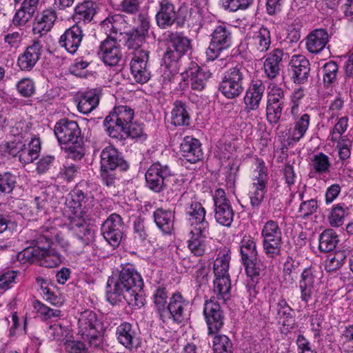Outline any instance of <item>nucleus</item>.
<instances>
[{"mask_svg":"<svg viewBox=\"0 0 353 353\" xmlns=\"http://www.w3.org/2000/svg\"><path fill=\"white\" fill-rule=\"evenodd\" d=\"M157 226L164 234H170L174 226V214L172 210L157 209L153 213Z\"/></svg>","mask_w":353,"mask_h":353,"instance_id":"nucleus-41","label":"nucleus"},{"mask_svg":"<svg viewBox=\"0 0 353 353\" xmlns=\"http://www.w3.org/2000/svg\"><path fill=\"white\" fill-rule=\"evenodd\" d=\"M149 28V21L146 18L141 19V26L140 30L136 29L128 40V44L130 48L141 47L145 40V34Z\"/></svg>","mask_w":353,"mask_h":353,"instance_id":"nucleus-51","label":"nucleus"},{"mask_svg":"<svg viewBox=\"0 0 353 353\" xmlns=\"http://www.w3.org/2000/svg\"><path fill=\"white\" fill-rule=\"evenodd\" d=\"M100 165L101 173L103 179L109 171H112L118 167L125 170L128 167L118 150L113 146H108L103 149L101 152Z\"/></svg>","mask_w":353,"mask_h":353,"instance_id":"nucleus-19","label":"nucleus"},{"mask_svg":"<svg viewBox=\"0 0 353 353\" xmlns=\"http://www.w3.org/2000/svg\"><path fill=\"white\" fill-rule=\"evenodd\" d=\"M329 41V34L324 29H315L305 39V47L312 54L321 52Z\"/></svg>","mask_w":353,"mask_h":353,"instance_id":"nucleus-32","label":"nucleus"},{"mask_svg":"<svg viewBox=\"0 0 353 353\" xmlns=\"http://www.w3.org/2000/svg\"><path fill=\"white\" fill-rule=\"evenodd\" d=\"M176 19L174 7L168 0L159 1V8L156 14L157 25L161 28L170 26Z\"/></svg>","mask_w":353,"mask_h":353,"instance_id":"nucleus-35","label":"nucleus"},{"mask_svg":"<svg viewBox=\"0 0 353 353\" xmlns=\"http://www.w3.org/2000/svg\"><path fill=\"white\" fill-rule=\"evenodd\" d=\"M153 302L159 314L161 319L165 322L167 314L168 292L164 287H158L153 294Z\"/></svg>","mask_w":353,"mask_h":353,"instance_id":"nucleus-47","label":"nucleus"},{"mask_svg":"<svg viewBox=\"0 0 353 353\" xmlns=\"http://www.w3.org/2000/svg\"><path fill=\"white\" fill-rule=\"evenodd\" d=\"M292 313V309L287 301L283 299H279L277 303V317L282 321L283 326L292 327L293 325L294 319Z\"/></svg>","mask_w":353,"mask_h":353,"instance_id":"nucleus-50","label":"nucleus"},{"mask_svg":"<svg viewBox=\"0 0 353 353\" xmlns=\"http://www.w3.org/2000/svg\"><path fill=\"white\" fill-rule=\"evenodd\" d=\"M92 202V198L85 196L82 190L74 189L65 199V206L72 214L68 217H84L83 216L90 214L93 206Z\"/></svg>","mask_w":353,"mask_h":353,"instance_id":"nucleus-12","label":"nucleus"},{"mask_svg":"<svg viewBox=\"0 0 353 353\" xmlns=\"http://www.w3.org/2000/svg\"><path fill=\"white\" fill-rule=\"evenodd\" d=\"M256 243L251 236H244L241 242L240 252L243 265L248 274H254V270H250L249 266L256 259L257 251Z\"/></svg>","mask_w":353,"mask_h":353,"instance_id":"nucleus-31","label":"nucleus"},{"mask_svg":"<svg viewBox=\"0 0 353 353\" xmlns=\"http://www.w3.org/2000/svg\"><path fill=\"white\" fill-rule=\"evenodd\" d=\"M188 224L190 230H208L209 224L205 220V210L196 201H192L187 208Z\"/></svg>","mask_w":353,"mask_h":353,"instance_id":"nucleus-24","label":"nucleus"},{"mask_svg":"<svg viewBox=\"0 0 353 353\" xmlns=\"http://www.w3.org/2000/svg\"><path fill=\"white\" fill-rule=\"evenodd\" d=\"M211 73L208 70L201 68L197 63L192 62L188 68L181 73V79L193 90L201 91L205 87Z\"/></svg>","mask_w":353,"mask_h":353,"instance_id":"nucleus-17","label":"nucleus"},{"mask_svg":"<svg viewBox=\"0 0 353 353\" xmlns=\"http://www.w3.org/2000/svg\"><path fill=\"white\" fill-rule=\"evenodd\" d=\"M338 70V65L334 61L325 63L323 68V80L325 84L329 85L336 80Z\"/></svg>","mask_w":353,"mask_h":353,"instance_id":"nucleus-63","label":"nucleus"},{"mask_svg":"<svg viewBox=\"0 0 353 353\" xmlns=\"http://www.w3.org/2000/svg\"><path fill=\"white\" fill-rule=\"evenodd\" d=\"M243 70L241 65H236L225 73L220 83L219 90L226 98L234 99L243 92Z\"/></svg>","mask_w":353,"mask_h":353,"instance_id":"nucleus-10","label":"nucleus"},{"mask_svg":"<svg viewBox=\"0 0 353 353\" xmlns=\"http://www.w3.org/2000/svg\"><path fill=\"white\" fill-rule=\"evenodd\" d=\"M317 273L312 268H305L299 281L300 299L305 304L312 300L319 284Z\"/></svg>","mask_w":353,"mask_h":353,"instance_id":"nucleus-20","label":"nucleus"},{"mask_svg":"<svg viewBox=\"0 0 353 353\" xmlns=\"http://www.w3.org/2000/svg\"><path fill=\"white\" fill-rule=\"evenodd\" d=\"M94 13L93 3L92 1H85L76 6L74 19L78 23L81 21H83L85 23L89 22L92 20Z\"/></svg>","mask_w":353,"mask_h":353,"instance_id":"nucleus-49","label":"nucleus"},{"mask_svg":"<svg viewBox=\"0 0 353 353\" xmlns=\"http://www.w3.org/2000/svg\"><path fill=\"white\" fill-rule=\"evenodd\" d=\"M56 19L57 13L54 10H43L35 19L32 28L33 33L39 36L46 34L52 29Z\"/></svg>","mask_w":353,"mask_h":353,"instance_id":"nucleus-34","label":"nucleus"},{"mask_svg":"<svg viewBox=\"0 0 353 353\" xmlns=\"http://www.w3.org/2000/svg\"><path fill=\"white\" fill-rule=\"evenodd\" d=\"M268 176L263 161H259L253 174V182L250 188L249 197L253 207L259 206L264 199Z\"/></svg>","mask_w":353,"mask_h":353,"instance_id":"nucleus-11","label":"nucleus"},{"mask_svg":"<svg viewBox=\"0 0 353 353\" xmlns=\"http://www.w3.org/2000/svg\"><path fill=\"white\" fill-rule=\"evenodd\" d=\"M143 286L140 274L132 267H124L118 277H109L106 286V299L112 305L125 301L132 307L143 305L139 294Z\"/></svg>","mask_w":353,"mask_h":353,"instance_id":"nucleus-2","label":"nucleus"},{"mask_svg":"<svg viewBox=\"0 0 353 353\" xmlns=\"http://www.w3.org/2000/svg\"><path fill=\"white\" fill-rule=\"evenodd\" d=\"M163 65L162 67V81L163 84H167L170 82L172 79H174L176 74H178L179 71V62L170 60L166 61L165 60V57H163Z\"/></svg>","mask_w":353,"mask_h":353,"instance_id":"nucleus-56","label":"nucleus"},{"mask_svg":"<svg viewBox=\"0 0 353 353\" xmlns=\"http://www.w3.org/2000/svg\"><path fill=\"white\" fill-rule=\"evenodd\" d=\"M208 234V230H205V231L190 230L188 247L195 256H201L204 254L206 249L205 239Z\"/></svg>","mask_w":353,"mask_h":353,"instance_id":"nucleus-36","label":"nucleus"},{"mask_svg":"<svg viewBox=\"0 0 353 353\" xmlns=\"http://www.w3.org/2000/svg\"><path fill=\"white\" fill-rule=\"evenodd\" d=\"M48 337L51 340L65 341L72 338V330L68 322L55 323L46 330Z\"/></svg>","mask_w":353,"mask_h":353,"instance_id":"nucleus-39","label":"nucleus"},{"mask_svg":"<svg viewBox=\"0 0 353 353\" xmlns=\"http://www.w3.org/2000/svg\"><path fill=\"white\" fill-rule=\"evenodd\" d=\"M299 196L301 203L297 211V217L306 219L317 211L319 207V201L316 199L303 200V192H299Z\"/></svg>","mask_w":353,"mask_h":353,"instance_id":"nucleus-46","label":"nucleus"},{"mask_svg":"<svg viewBox=\"0 0 353 353\" xmlns=\"http://www.w3.org/2000/svg\"><path fill=\"white\" fill-rule=\"evenodd\" d=\"M170 176V168L159 163L150 165L145 175L148 187L157 192L162 190L165 185V180Z\"/></svg>","mask_w":353,"mask_h":353,"instance_id":"nucleus-21","label":"nucleus"},{"mask_svg":"<svg viewBox=\"0 0 353 353\" xmlns=\"http://www.w3.org/2000/svg\"><path fill=\"white\" fill-rule=\"evenodd\" d=\"M101 233L104 239L113 248H117L123 236V224L121 217L112 214L103 223Z\"/></svg>","mask_w":353,"mask_h":353,"instance_id":"nucleus-15","label":"nucleus"},{"mask_svg":"<svg viewBox=\"0 0 353 353\" xmlns=\"http://www.w3.org/2000/svg\"><path fill=\"white\" fill-rule=\"evenodd\" d=\"M213 200L216 221L222 225L230 226L233 221L234 212L225 191L221 188L216 190Z\"/></svg>","mask_w":353,"mask_h":353,"instance_id":"nucleus-18","label":"nucleus"},{"mask_svg":"<svg viewBox=\"0 0 353 353\" xmlns=\"http://www.w3.org/2000/svg\"><path fill=\"white\" fill-rule=\"evenodd\" d=\"M350 214V208L344 203L334 204L330 209L327 221L332 227L341 226Z\"/></svg>","mask_w":353,"mask_h":353,"instance_id":"nucleus-42","label":"nucleus"},{"mask_svg":"<svg viewBox=\"0 0 353 353\" xmlns=\"http://www.w3.org/2000/svg\"><path fill=\"white\" fill-rule=\"evenodd\" d=\"M103 324L95 312L85 310L78 318V335L91 346L99 347L103 342Z\"/></svg>","mask_w":353,"mask_h":353,"instance_id":"nucleus-5","label":"nucleus"},{"mask_svg":"<svg viewBox=\"0 0 353 353\" xmlns=\"http://www.w3.org/2000/svg\"><path fill=\"white\" fill-rule=\"evenodd\" d=\"M99 56L106 65H117L122 57L119 43L115 39L108 37L101 43Z\"/></svg>","mask_w":353,"mask_h":353,"instance_id":"nucleus-23","label":"nucleus"},{"mask_svg":"<svg viewBox=\"0 0 353 353\" xmlns=\"http://www.w3.org/2000/svg\"><path fill=\"white\" fill-rule=\"evenodd\" d=\"M84 217H66L61 213L55 217L50 218L52 226L61 228L63 230H72L81 239H89L93 234L92 225L90 223V214Z\"/></svg>","mask_w":353,"mask_h":353,"instance_id":"nucleus-8","label":"nucleus"},{"mask_svg":"<svg viewBox=\"0 0 353 353\" xmlns=\"http://www.w3.org/2000/svg\"><path fill=\"white\" fill-rule=\"evenodd\" d=\"M134 49L130 61V71L134 79L139 83H145L150 79V71L148 66L149 54L141 47Z\"/></svg>","mask_w":353,"mask_h":353,"instance_id":"nucleus-13","label":"nucleus"},{"mask_svg":"<svg viewBox=\"0 0 353 353\" xmlns=\"http://www.w3.org/2000/svg\"><path fill=\"white\" fill-rule=\"evenodd\" d=\"M40 150L39 139L32 137L31 141L28 144L23 143V148H21L18 155L19 161L23 164L33 162L38 158Z\"/></svg>","mask_w":353,"mask_h":353,"instance_id":"nucleus-38","label":"nucleus"},{"mask_svg":"<svg viewBox=\"0 0 353 353\" xmlns=\"http://www.w3.org/2000/svg\"><path fill=\"white\" fill-rule=\"evenodd\" d=\"M346 259L345 250H338L334 254H330L325 261V268L327 272H333L340 268Z\"/></svg>","mask_w":353,"mask_h":353,"instance_id":"nucleus-55","label":"nucleus"},{"mask_svg":"<svg viewBox=\"0 0 353 353\" xmlns=\"http://www.w3.org/2000/svg\"><path fill=\"white\" fill-rule=\"evenodd\" d=\"M41 234L34 241L33 246L28 247L18 253L17 260L23 264L37 263L40 266L54 268L59 266L63 256L54 248V243L67 250L69 243L63 236V231H58L52 226V221L48 219L40 229Z\"/></svg>","mask_w":353,"mask_h":353,"instance_id":"nucleus-1","label":"nucleus"},{"mask_svg":"<svg viewBox=\"0 0 353 353\" xmlns=\"http://www.w3.org/2000/svg\"><path fill=\"white\" fill-rule=\"evenodd\" d=\"M214 353H232L230 339L224 334H216L212 341Z\"/></svg>","mask_w":353,"mask_h":353,"instance_id":"nucleus-58","label":"nucleus"},{"mask_svg":"<svg viewBox=\"0 0 353 353\" xmlns=\"http://www.w3.org/2000/svg\"><path fill=\"white\" fill-rule=\"evenodd\" d=\"M134 115V110L128 106L115 107L103 122L108 135L112 138L121 139L122 132L132 123Z\"/></svg>","mask_w":353,"mask_h":353,"instance_id":"nucleus-6","label":"nucleus"},{"mask_svg":"<svg viewBox=\"0 0 353 353\" xmlns=\"http://www.w3.org/2000/svg\"><path fill=\"white\" fill-rule=\"evenodd\" d=\"M190 119L185 104L181 101H175L171 112V123L175 126L189 125Z\"/></svg>","mask_w":353,"mask_h":353,"instance_id":"nucleus-45","label":"nucleus"},{"mask_svg":"<svg viewBox=\"0 0 353 353\" xmlns=\"http://www.w3.org/2000/svg\"><path fill=\"white\" fill-rule=\"evenodd\" d=\"M180 152L182 157L191 163L199 161L203 157L199 140L191 136H186L183 138L180 145Z\"/></svg>","mask_w":353,"mask_h":353,"instance_id":"nucleus-26","label":"nucleus"},{"mask_svg":"<svg viewBox=\"0 0 353 353\" xmlns=\"http://www.w3.org/2000/svg\"><path fill=\"white\" fill-rule=\"evenodd\" d=\"M264 91L265 85L261 81H254L250 85L244 97L245 109L247 112L259 108Z\"/></svg>","mask_w":353,"mask_h":353,"instance_id":"nucleus-30","label":"nucleus"},{"mask_svg":"<svg viewBox=\"0 0 353 353\" xmlns=\"http://www.w3.org/2000/svg\"><path fill=\"white\" fill-rule=\"evenodd\" d=\"M253 3V0H219L221 7L228 12L245 10Z\"/></svg>","mask_w":353,"mask_h":353,"instance_id":"nucleus-57","label":"nucleus"},{"mask_svg":"<svg viewBox=\"0 0 353 353\" xmlns=\"http://www.w3.org/2000/svg\"><path fill=\"white\" fill-rule=\"evenodd\" d=\"M282 51L276 49L270 52L265 59L263 70L268 79H275L279 74V63L282 61Z\"/></svg>","mask_w":353,"mask_h":353,"instance_id":"nucleus-37","label":"nucleus"},{"mask_svg":"<svg viewBox=\"0 0 353 353\" xmlns=\"http://www.w3.org/2000/svg\"><path fill=\"white\" fill-rule=\"evenodd\" d=\"M33 307L36 311L37 316L42 321H48L54 317H59L61 316V310L58 309H52L41 303L39 301H34Z\"/></svg>","mask_w":353,"mask_h":353,"instance_id":"nucleus-53","label":"nucleus"},{"mask_svg":"<svg viewBox=\"0 0 353 353\" xmlns=\"http://www.w3.org/2000/svg\"><path fill=\"white\" fill-rule=\"evenodd\" d=\"M37 282L41 285V294L46 301L57 307L63 305L64 302L63 298L52 292L43 279H37Z\"/></svg>","mask_w":353,"mask_h":353,"instance_id":"nucleus-54","label":"nucleus"},{"mask_svg":"<svg viewBox=\"0 0 353 353\" xmlns=\"http://www.w3.org/2000/svg\"><path fill=\"white\" fill-rule=\"evenodd\" d=\"M250 43L259 52H266L271 44V34L268 28L261 27L258 31L254 32Z\"/></svg>","mask_w":353,"mask_h":353,"instance_id":"nucleus-43","label":"nucleus"},{"mask_svg":"<svg viewBox=\"0 0 353 353\" xmlns=\"http://www.w3.org/2000/svg\"><path fill=\"white\" fill-rule=\"evenodd\" d=\"M339 239L336 233L332 230H325L319 236V249L322 252L332 251L336 246Z\"/></svg>","mask_w":353,"mask_h":353,"instance_id":"nucleus-48","label":"nucleus"},{"mask_svg":"<svg viewBox=\"0 0 353 353\" xmlns=\"http://www.w3.org/2000/svg\"><path fill=\"white\" fill-rule=\"evenodd\" d=\"M190 302L185 299L181 292H176L172 294L167 305V314L165 322L172 319L174 323L180 324L188 319V307Z\"/></svg>","mask_w":353,"mask_h":353,"instance_id":"nucleus-14","label":"nucleus"},{"mask_svg":"<svg viewBox=\"0 0 353 353\" xmlns=\"http://www.w3.org/2000/svg\"><path fill=\"white\" fill-rule=\"evenodd\" d=\"M284 103L267 102V119L271 123H276L279 121Z\"/></svg>","mask_w":353,"mask_h":353,"instance_id":"nucleus-62","label":"nucleus"},{"mask_svg":"<svg viewBox=\"0 0 353 353\" xmlns=\"http://www.w3.org/2000/svg\"><path fill=\"white\" fill-rule=\"evenodd\" d=\"M304 96V90L302 88L295 89L291 94L290 106L287 108L286 111L288 112V113H299V112H302L300 105Z\"/></svg>","mask_w":353,"mask_h":353,"instance_id":"nucleus-64","label":"nucleus"},{"mask_svg":"<svg viewBox=\"0 0 353 353\" xmlns=\"http://www.w3.org/2000/svg\"><path fill=\"white\" fill-rule=\"evenodd\" d=\"M190 40L181 34H172L170 45L168 47L164 57L165 60H174L179 62L180 58L189 50Z\"/></svg>","mask_w":353,"mask_h":353,"instance_id":"nucleus-25","label":"nucleus"},{"mask_svg":"<svg viewBox=\"0 0 353 353\" xmlns=\"http://www.w3.org/2000/svg\"><path fill=\"white\" fill-rule=\"evenodd\" d=\"M292 117V124L286 134L289 145L298 143L307 134L311 122V117L303 112L299 113H289Z\"/></svg>","mask_w":353,"mask_h":353,"instance_id":"nucleus-16","label":"nucleus"},{"mask_svg":"<svg viewBox=\"0 0 353 353\" xmlns=\"http://www.w3.org/2000/svg\"><path fill=\"white\" fill-rule=\"evenodd\" d=\"M117 338L120 344L132 350L139 344V338L132 325L128 322L121 323L116 330Z\"/></svg>","mask_w":353,"mask_h":353,"instance_id":"nucleus-28","label":"nucleus"},{"mask_svg":"<svg viewBox=\"0 0 353 353\" xmlns=\"http://www.w3.org/2000/svg\"><path fill=\"white\" fill-rule=\"evenodd\" d=\"M232 43V26L224 23L216 26L211 34V41L206 50L208 60L216 59L222 51L231 47Z\"/></svg>","mask_w":353,"mask_h":353,"instance_id":"nucleus-9","label":"nucleus"},{"mask_svg":"<svg viewBox=\"0 0 353 353\" xmlns=\"http://www.w3.org/2000/svg\"><path fill=\"white\" fill-rule=\"evenodd\" d=\"M41 45L34 41L28 46L26 51L19 57L18 65L22 70H30L39 59L41 52Z\"/></svg>","mask_w":353,"mask_h":353,"instance_id":"nucleus-33","label":"nucleus"},{"mask_svg":"<svg viewBox=\"0 0 353 353\" xmlns=\"http://www.w3.org/2000/svg\"><path fill=\"white\" fill-rule=\"evenodd\" d=\"M230 255L228 250L219 251L214 263V292L223 302L230 297L231 283L228 272Z\"/></svg>","mask_w":353,"mask_h":353,"instance_id":"nucleus-4","label":"nucleus"},{"mask_svg":"<svg viewBox=\"0 0 353 353\" xmlns=\"http://www.w3.org/2000/svg\"><path fill=\"white\" fill-rule=\"evenodd\" d=\"M83 37L81 28L78 24H76L67 29L60 37L59 43L69 53L74 54L80 46Z\"/></svg>","mask_w":353,"mask_h":353,"instance_id":"nucleus-27","label":"nucleus"},{"mask_svg":"<svg viewBox=\"0 0 353 353\" xmlns=\"http://www.w3.org/2000/svg\"><path fill=\"white\" fill-rule=\"evenodd\" d=\"M125 27L124 17L119 14L108 16L101 24L102 31L109 37L118 33L122 34V30Z\"/></svg>","mask_w":353,"mask_h":353,"instance_id":"nucleus-40","label":"nucleus"},{"mask_svg":"<svg viewBox=\"0 0 353 353\" xmlns=\"http://www.w3.org/2000/svg\"><path fill=\"white\" fill-rule=\"evenodd\" d=\"M290 65L294 83L301 84L307 80L310 68L309 61L304 55H293L291 57Z\"/></svg>","mask_w":353,"mask_h":353,"instance_id":"nucleus-29","label":"nucleus"},{"mask_svg":"<svg viewBox=\"0 0 353 353\" xmlns=\"http://www.w3.org/2000/svg\"><path fill=\"white\" fill-rule=\"evenodd\" d=\"M298 263L290 256H287L283 263V276L290 283H292L297 274Z\"/></svg>","mask_w":353,"mask_h":353,"instance_id":"nucleus-59","label":"nucleus"},{"mask_svg":"<svg viewBox=\"0 0 353 353\" xmlns=\"http://www.w3.org/2000/svg\"><path fill=\"white\" fill-rule=\"evenodd\" d=\"M263 250L268 258L275 259L281 254L283 234L277 221L268 220L261 231Z\"/></svg>","mask_w":353,"mask_h":353,"instance_id":"nucleus-7","label":"nucleus"},{"mask_svg":"<svg viewBox=\"0 0 353 353\" xmlns=\"http://www.w3.org/2000/svg\"><path fill=\"white\" fill-rule=\"evenodd\" d=\"M349 118L343 116L336 120L335 125L330 131V139L332 141H336L340 138H344L342 135L346 132L348 128Z\"/></svg>","mask_w":353,"mask_h":353,"instance_id":"nucleus-60","label":"nucleus"},{"mask_svg":"<svg viewBox=\"0 0 353 353\" xmlns=\"http://www.w3.org/2000/svg\"><path fill=\"white\" fill-rule=\"evenodd\" d=\"M19 272L17 270H8L0 275V291H6L17 283V279Z\"/></svg>","mask_w":353,"mask_h":353,"instance_id":"nucleus-61","label":"nucleus"},{"mask_svg":"<svg viewBox=\"0 0 353 353\" xmlns=\"http://www.w3.org/2000/svg\"><path fill=\"white\" fill-rule=\"evenodd\" d=\"M310 165L316 173L324 174L330 172L331 162L326 154L320 152L313 156Z\"/></svg>","mask_w":353,"mask_h":353,"instance_id":"nucleus-52","label":"nucleus"},{"mask_svg":"<svg viewBox=\"0 0 353 353\" xmlns=\"http://www.w3.org/2000/svg\"><path fill=\"white\" fill-rule=\"evenodd\" d=\"M54 134L61 145L68 152V157L74 160L84 156L83 142L80 138L81 130L74 121L61 119L54 127Z\"/></svg>","mask_w":353,"mask_h":353,"instance_id":"nucleus-3","label":"nucleus"},{"mask_svg":"<svg viewBox=\"0 0 353 353\" xmlns=\"http://www.w3.org/2000/svg\"><path fill=\"white\" fill-rule=\"evenodd\" d=\"M99 97L94 90L82 93L79 99L78 110L85 114L91 112L99 104Z\"/></svg>","mask_w":353,"mask_h":353,"instance_id":"nucleus-44","label":"nucleus"},{"mask_svg":"<svg viewBox=\"0 0 353 353\" xmlns=\"http://www.w3.org/2000/svg\"><path fill=\"white\" fill-rule=\"evenodd\" d=\"M203 313L208 328V334L216 333L223 325V316L219 304L210 299L205 301Z\"/></svg>","mask_w":353,"mask_h":353,"instance_id":"nucleus-22","label":"nucleus"}]
</instances>
